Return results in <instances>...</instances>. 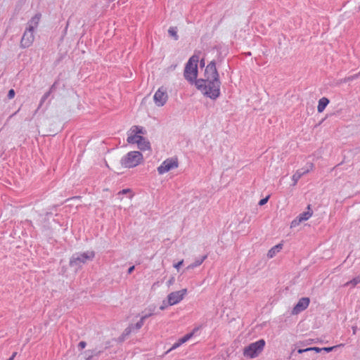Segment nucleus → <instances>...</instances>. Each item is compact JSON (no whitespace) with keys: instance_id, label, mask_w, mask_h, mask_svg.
<instances>
[{"instance_id":"f257e3e1","label":"nucleus","mask_w":360,"mask_h":360,"mask_svg":"<svg viewBox=\"0 0 360 360\" xmlns=\"http://www.w3.org/2000/svg\"><path fill=\"white\" fill-rule=\"evenodd\" d=\"M205 79H200L195 81L196 87L200 89L204 95L215 100L220 95L221 82L217 72L216 64L214 60L211 61L205 70Z\"/></svg>"},{"instance_id":"f03ea898","label":"nucleus","mask_w":360,"mask_h":360,"mask_svg":"<svg viewBox=\"0 0 360 360\" xmlns=\"http://www.w3.org/2000/svg\"><path fill=\"white\" fill-rule=\"evenodd\" d=\"M95 257L94 251H86L73 254L70 260V266L76 270L80 269L83 264L92 261Z\"/></svg>"},{"instance_id":"7ed1b4c3","label":"nucleus","mask_w":360,"mask_h":360,"mask_svg":"<svg viewBox=\"0 0 360 360\" xmlns=\"http://www.w3.org/2000/svg\"><path fill=\"white\" fill-rule=\"evenodd\" d=\"M199 61V57L198 56L193 55L191 56L188 61L187 62L185 70H184V77L185 78L189 81L193 82V81H196V78L198 76V63Z\"/></svg>"},{"instance_id":"20e7f679","label":"nucleus","mask_w":360,"mask_h":360,"mask_svg":"<svg viewBox=\"0 0 360 360\" xmlns=\"http://www.w3.org/2000/svg\"><path fill=\"white\" fill-rule=\"evenodd\" d=\"M143 160V155L139 151H131L121 159V165L125 168H131L139 165Z\"/></svg>"},{"instance_id":"39448f33","label":"nucleus","mask_w":360,"mask_h":360,"mask_svg":"<svg viewBox=\"0 0 360 360\" xmlns=\"http://www.w3.org/2000/svg\"><path fill=\"white\" fill-rule=\"evenodd\" d=\"M264 346L265 341L263 339H261L245 347L243 354L245 356L250 359L257 357L262 352Z\"/></svg>"},{"instance_id":"423d86ee","label":"nucleus","mask_w":360,"mask_h":360,"mask_svg":"<svg viewBox=\"0 0 360 360\" xmlns=\"http://www.w3.org/2000/svg\"><path fill=\"white\" fill-rule=\"evenodd\" d=\"M179 166L178 161L174 158H168L163 161L158 167V172L160 174H163L169 172L173 169L177 168Z\"/></svg>"},{"instance_id":"0eeeda50","label":"nucleus","mask_w":360,"mask_h":360,"mask_svg":"<svg viewBox=\"0 0 360 360\" xmlns=\"http://www.w3.org/2000/svg\"><path fill=\"white\" fill-rule=\"evenodd\" d=\"M186 292V289H182L179 291H175L169 293L167 296L169 305L172 306L180 302L184 299Z\"/></svg>"},{"instance_id":"6e6552de","label":"nucleus","mask_w":360,"mask_h":360,"mask_svg":"<svg viewBox=\"0 0 360 360\" xmlns=\"http://www.w3.org/2000/svg\"><path fill=\"white\" fill-rule=\"evenodd\" d=\"M34 39V32L26 28L20 41V47L25 49L30 47Z\"/></svg>"},{"instance_id":"1a4fd4ad","label":"nucleus","mask_w":360,"mask_h":360,"mask_svg":"<svg viewBox=\"0 0 360 360\" xmlns=\"http://www.w3.org/2000/svg\"><path fill=\"white\" fill-rule=\"evenodd\" d=\"M154 101L158 106H162L167 101L168 96L165 90L160 88L154 95Z\"/></svg>"},{"instance_id":"9d476101","label":"nucleus","mask_w":360,"mask_h":360,"mask_svg":"<svg viewBox=\"0 0 360 360\" xmlns=\"http://www.w3.org/2000/svg\"><path fill=\"white\" fill-rule=\"evenodd\" d=\"M310 302L309 298H301L296 305L294 307L292 313V314H297L307 308Z\"/></svg>"},{"instance_id":"9b49d317","label":"nucleus","mask_w":360,"mask_h":360,"mask_svg":"<svg viewBox=\"0 0 360 360\" xmlns=\"http://www.w3.org/2000/svg\"><path fill=\"white\" fill-rule=\"evenodd\" d=\"M308 211L301 213L295 219L291 222V227H295L300 222L306 221L311 217L312 212H310V205L307 207Z\"/></svg>"},{"instance_id":"f8f14e48","label":"nucleus","mask_w":360,"mask_h":360,"mask_svg":"<svg viewBox=\"0 0 360 360\" xmlns=\"http://www.w3.org/2000/svg\"><path fill=\"white\" fill-rule=\"evenodd\" d=\"M41 19V14L37 13L33 16L27 23V29L34 32V30L37 27L39 22Z\"/></svg>"},{"instance_id":"ddd939ff","label":"nucleus","mask_w":360,"mask_h":360,"mask_svg":"<svg viewBox=\"0 0 360 360\" xmlns=\"http://www.w3.org/2000/svg\"><path fill=\"white\" fill-rule=\"evenodd\" d=\"M139 329L140 328H136V324H132V323L130 324L127 328H126L124 329V332L122 333V335L120 336V339L122 340H124L127 336L129 335L132 333H137Z\"/></svg>"},{"instance_id":"4468645a","label":"nucleus","mask_w":360,"mask_h":360,"mask_svg":"<svg viewBox=\"0 0 360 360\" xmlns=\"http://www.w3.org/2000/svg\"><path fill=\"white\" fill-rule=\"evenodd\" d=\"M101 353V350L97 348L93 349H88L84 352L82 354L86 360H90L94 356H98Z\"/></svg>"},{"instance_id":"2eb2a0df","label":"nucleus","mask_w":360,"mask_h":360,"mask_svg":"<svg viewBox=\"0 0 360 360\" xmlns=\"http://www.w3.org/2000/svg\"><path fill=\"white\" fill-rule=\"evenodd\" d=\"M309 169H298L292 176V180L293 181V186H295L297 183L298 180L303 176L304 174L309 172Z\"/></svg>"},{"instance_id":"dca6fc26","label":"nucleus","mask_w":360,"mask_h":360,"mask_svg":"<svg viewBox=\"0 0 360 360\" xmlns=\"http://www.w3.org/2000/svg\"><path fill=\"white\" fill-rule=\"evenodd\" d=\"M137 145L138 148L141 150H146L150 148V142L143 136H141Z\"/></svg>"},{"instance_id":"f3484780","label":"nucleus","mask_w":360,"mask_h":360,"mask_svg":"<svg viewBox=\"0 0 360 360\" xmlns=\"http://www.w3.org/2000/svg\"><path fill=\"white\" fill-rule=\"evenodd\" d=\"M282 248L283 245L281 243L274 246L269 250L267 253V257L269 258H273L277 253H278L281 250Z\"/></svg>"},{"instance_id":"a211bd4d","label":"nucleus","mask_w":360,"mask_h":360,"mask_svg":"<svg viewBox=\"0 0 360 360\" xmlns=\"http://www.w3.org/2000/svg\"><path fill=\"white\" fill-rule=\"evenodd\" d=\"M329 103V100L327 98L323 97L319 101V104L317 106V110L319 112H321L324 110L326 107Z\"/></svg>"},{"instance_id":"6ab92c4d","label":"nucleus","mask_w":360,"mask_h":360,"mask_svg":"<svg viewBox=\"0 0 360 360\" xmlns=\"http://www.w3.org/2000/svg\"><path fill=\"white\" fill-rule=\"evenodd\" d=\"M207 258V255H204L202 256L201 258L200 259H197L193 263L189 264L186 268V270H189V269H193L194 268L200 266L203 262L204 260Z\"/></svg>"},{"instance_id":"aec40b11","label":"nucleus","mask_w":360,"mask_h":360,"mask_svg":"<svg viewBox=\"0 0 360 360\" xmlns=\"http://www.w3.org/2000/svg\"><path fill=\"white\" fill-rule=\"evenodd\" d=\"M141 136H140V135L131 134L127 137V142L129 143H138L139 140L141 139Z\"/></svg>"},{"instance_id":"412c9836","label":"nucleus","mask_w":360,"mask_h":360,"mask_svg":"<svg viewBox=\"0 0 360 360\" xmlns=\"http://www.w3.org/2000/svg\"><path fill=\"white\" fill-rule=\"evenodd\" d=\"M153 311H151L149 314H146L143 316H142L140 319V320L136 323V328H141L143 323H144V321L148 319V317H150V316L153 315Z\"/></svg>"},{"instance_id":"4be33fe9","label":"nucleus","mask_w":360,"mask_h":360,"mask_svg":"<svg viewBox=\"0 0 360 360\" xmlns=\"http://www.w3.org/2000/svg\"><path fill=\"white\" fill-rule=\"evenodd\" d=\"M55 86H56V83H54L50 88L49 91H47L46 93H45L44 94V96L41 97V101H40V103H39V107H41L43 104V103L48 98V97L50 96L51 93L53 91V89H55Z\"/></svg>"},{"instance_id":"5701e85b","label":"nucleus","mask_w":360,"mask_h":360,"mask_svg":"<svg viewBox=\"0 0 360 360\" xmlns=\"http://www.w3.org/2000/svg\"><path fill=\"white\" fill-rule=\"evenodd\" d=\"M130 133L139 135L141 134H144L145 133V130H144V129L142 127L133 126L130 129Z\"/></svg>"},{"instance_id":"b1692460","label":"nucleus","mask_w":360,"mask_h":360,"mask_svg":"<svg viewBox=\"0 0 360 360\" xmlns=\"http://www.w3.org/2000/svg\"><path fill=\"white\" fill-rule=\"evenodd\" d=\"M359 283H360V274L358 275L357 276H356L355 278H354L352 280L347 282L345 284V286L352 285V287H354Z\"/></svg>"},{"instance_id":"393cba45","label":"nucleus","mask_w":360,"mask_h":360,"mask_svg":"<svg viewBox=\"0 0 360 360\" xmlns=\"http://www.w3.org/2000/svg\"><path fill=\"white\" fill-rule=\"evenodd\" d=\"M198 330V328H195L193 330V331L191 333H188V334H186L185 336H184L183 338H181L180 340H181V342L184 344L186 342H187L194 334V333Z\"/></svg>"},{"instance_id":"a878e982","label":"nucleus","mask_w":360,"mask_h":360,"mask_svg":"<svg viewBox=\"0 0 360 360\" xmlns=\"http://www.w3.org/2000/svg\"><path fill=\"white\" fill-rule=\"evenodd\" d=\"M168 32L175 40L178 39L177 30L176 27H170Z\"/></svg>"},{"instance_id":"bb28decb","label":"nucleus","mask_w":360,"mask_h":360,"mask_svg":"<svg viewBox=\"0 0 360 360\" xmlns=\"http://www.w3.org/2000/svg\"><path fill=\"white\" fill-rule=\"evenodd\" d=\"M182 344H183V343L181 342V340L179 339V341H178L177 342L174 343V344L172 346V347H171L169 349H168V350L167 351V352H166V353L167 354V353L170 352L172 350H174V349H175L178 348V347H179V346H181Z\"/></svg>"},{"instance_id":"cd10ccee","label":"nucleus","mask_w":360,"mask_h":360,"mask_svg":"<svg viewBox=\"0 0 360 360\" xmlns=\"http://www.w3.org/2000/svg\"><path fill=\"white\" fill-rule=\"evenodd\" d=\"M360 75V72L358 73V74H356V75H354L352 76H350V77H346L345 79H344V82H349V81H352L353 79H355L356 78H358Z\"/></svg>"},{"instance_id":"c85d7f7f","label":"nucleus","mask_w":360,"mask_h":360,"mask_svg":"<svg viewBox=\"0 0 360 360\" xmlns=\"http://www.w3.org/2000/svg\"><path fill=\"white\" fill-rule=\"evenodd\" d=\"M15 94V91L13 89H10L8 93V98L9 99H12L14 98Z\"/></svg>"},{"instance_id":"c756f323","label":"nucleus","mask_w":360,"mask_h":360,"mask_svg":"<svg viewBox=\"0 0 360 360\" xmlns=\"http://www.w3.org/2000/svg\"><path fill=\"white\" fill-rule=\"evenodd\" d=\"M269 198V196H267V197L260 200L259 202V205L261 206L265 205L268 202Z\"/></svg>"},{"instance_id":"7c9ffc66","label":"nucleus","mask_w":360,"mask_h":360,"mask_svg":"<svg viewBox=\"0 0 360 360\" xmlns=\"http://www.w3.org/2000/svg\"><path fill=\"white\" fill-rule=\"evenodd\" d=\"M338 346H333V347H323L321 349H322V351H326L327 352H329L333 351Z\"/></svg>"},{"instance_id":"2f4dec72","label":"nucleus","mask_w":360,"mask_h":360,"mask_svg":"<svg viewBox=\"0 0 360 360\" xmlns=\"http://www.w3.org/2000/svg\"><path fill=\"white\" fill-rule=\"evenodd\" d=\"M86 345V342H84V341H81V342L78 344V348H79V349H83L84 348H85Z\"/></svg>"},{"instance_id":"473e14b6","label":"nucleus","mask_w":360,"mask_h":360,"mask_svg":"<svg viewBox=\"0 0 360 360\" xmlns=\"http://www.w3.org/2000/svg\"><path fill=\"white\" fill-rule=\"evenodd\" d=\"M308 350L309 351H315L316 352H320L321 351H322V349L321 348H319V347H308Z\"/></svg>"},{"instance_id":"72a5a7b5","label":"nucleus","mask_w":360,"mask_h":360,"mask_svg":"<svg viewBox=\"0 0 360 360\" xmlns=\"http://www.w3.org/2000/svg\"><path fill=\"white\" fill-rule=\"evenodd\" d=\"M183 262H184V260L182 259L180 262H179L178 263L174 264V267L178 269L182 265Z\"/></svg>"},{"instance_id":"f704fd0d","label":"nucleus","mask_w":360,"mask_h":360,"mask_svg":"<svg viewBox=\"0 0 360 360\" xmlns=\"http://www.w3.org/2000/svg\"><path fill=\"white\" fill-rule=\"evenodd\" d=\"M174 282V278L172 277L168 281H167V285L169 286L171 285H172Z\"/></svg>"},{"instance_id":"c9c22d12","label":"nucleus","mask_w":360,"mask_h":360,"mask_svg":"<svg viewBox=\"0 0 360 360\" xmlns=\"http://www.w3.org/2000/svg\"><path fill=\"white\" fill-rule=\"evenodd\" d=\"M308 351H309L308 348H307V349H298L297 352L299 354H302V353H304L305 352H308Z\"/></svg>"},{"instance_id":"e433bc0d","label":"nucleus","mask_w":360,"mask_h":360,"mask_svg":"<svg viewBox=\"0 0 360 360\" xmlns=\"http://www.w3.org/2000/svg\"><path fill=\"white\" fill-rule=\"evenodd\" d=\"M129 189H123L122 191H121L119 194L122 193V194H125V193H127L128 192H129Z\"/></svg>"},{"instance_id":"4c0bfd02","label":"nucleus","mask_w":360,"mask_h":360,"mask_svg":"<svg viewBox=\"0 0 360 360\" xmlns=\"http://www.w3.org/2000/svg\"><path fill=\"white\" fill-rule=\"evenodd\" d=\"M134 266L129 267L128 269V274H131L132 271H134Z\"/></svg>"},{"instance_id":"58836bf2","label":"nucleus","mask_w":360,"mask_h":360,"mask_svg":"<svg viewBox=\"0 0 360 360\" xmlns=\"http://www.w3.org/2000/svg\"><path fill=\"white\" fill-rule=\"evenodd\" d=\"M16 354H17L16 352H14V353L12 354V356H11L8 359V360H13V359H14V358H15V355H16Z\"/></svg>"},{"instance_id":"ea45409f","label":"nucleus","mask_w":360,"mask_h":360,"mask_svg":"<svg viewBox=\"0 0 360 360\" xmlns=\"http://www.w3.org/2000/svg\"><path fill=\"white\" fill-rule=\"evenodd\" d=\"M200 63V65L201 66H204L205 65V60H204V59H202Z\"/></svg>"},{"instance_id":"a19ab883","label":"nucleus","mask_w":360,"mask_h":360,"mask_svg":"<svg viewBox=\"0 0 360 360\" xmlns=\"http://www.w3.org/2000/svg\"><path fill=\"white\" fill-rule=\"evenodd\" d=\"M352 330H353V334H355L356 333V326H353L352 327Z\"/></svg>"},{"instance_id":"79ce46f5","label":"nucleus","mask_w":360,"mask_h":360,"mask_svg":"<svg viewBox=\"0 0 360 360\" xmlns=\"http://www.w3.org/2000/svg\"><path fill=\"white\" fill-rule=\"evenodd\" d=\"M165 306H161V307H160V309L161 310L165 309Z\"/></svg>"}]
</instances>
